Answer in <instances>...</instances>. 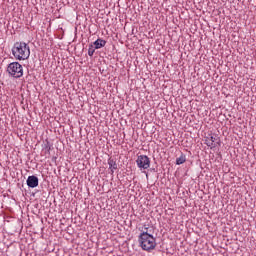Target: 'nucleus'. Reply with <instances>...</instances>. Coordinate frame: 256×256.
<instances>
[{
	"label": "nucleus",
	"instance_id": "obj_1",
	"mask_svg": "<svg viewBox=\"0 0 256 256\" xmlns=\"http://www.w3.org/2000/svg\"><path fill=\"white\" fill-rule=\"evenodd\" d=\"M12 55L17 61H26L31 55V48L25 42H15L12 47Z\"/></svg>",
	"mask_w": 256,
	"mask_h": 256
},
{
	"label": "nucleus",
	"instance_id": "obj_7",
	"mask_svg": "<svg viewBox=\"0 0 256 256\" xmlns=\"http://www.w3.org/2000/svg\"><path fill=\"white\" fill-rule=\"evenodd\" d=\"M108 165L109 169L111 170V173H115V171H117V161H115V159L109 158Z\"/></svg>",
	"mask_w": 256,
	"mask_h": 256
},
{
	"label": "nucleus",
	"instance_id": "obj_4",
	"mask_svg": "<svg viewBox=\"0 0 256 256\" xmlns=\"http://www.w3.org/2000/svg\"><path fill=\"white\" fill-rule=\"evenodd\" d=\"M205 145L210 147V149H215V147H221V138L217 134H208L205 137Z\"/></svg>",
	"mask_w": 256,
	"mask_h": 256
},
{
	"label": "nucleus",
	"instance_id": "obj_6",
	"mask_svg": "<svg viewBox=\"0 0 256 256\" xmlns=\"http://www.w3.org/2000/svg\"><path fill=\"white\" fill-rule=\"evenodd\" d=\"M26 183L31 189H35V187H39V178L37 176H29Z\"/></svg>",
	"mask_w": 256,
	"mask_h": 256
},
{
	"label": "nucleus",
	"instance_id": "obj_11",
	"mask_svg": "<svg viewBox=\"0 0 256 256\" xmlns=\"http://www.w3.org/2000/svg\"><path fill=\"white\" fill-rule=\"evenodd\" d=\"M140 231L141 233H149V226L147 224H144Z\"/></svg>",
	"mask_w": 256,
	"mask_h": 256
},
{
	"label": "nucleus",
	"instance_id": "obj_3",
	"mask_svg": "<svg viewBox=\"0 0 256 256\" xmlns=\"http://www.w3.org/2000/svg\"><path fill=\"white\" fill-rule=\"evenodd\" d=\"M7 72L11 77L19 79L23 77V66L19 62H12L8 65Z\"/></svg>",
	"mask_w": 256,
	"mask_h": 256
},
{
	"label": "nucleus",
	"instance_id": "obj_5",
	"mask_svg": "<svg viewBox=\"0 0 256 256\" xmlns=\"http://www.w3.org/2000/svg\"><path fill=\"white\" fill-rule=\"evenodd\" d=\"M136 165L140 171H145L151 167V159L147 155H139L136 159Z\"/></svg>",
	"mask_w": 256,
	"mask_h": 256
},
{
	"label": "nucleus",
	"instance_id": "obj_10",
	"mask_svg": "<svg viewBox=\"0 0 256 256\" xmlns=\"http://www.w3.org/2000/svg\"><path fill=\"white\" fill-rule=\"evenodd\" d=\"M95 47L93 44H90L89 45V48H88V55L89 57H93V55H95Z\"/></svg>",
	"mask_w": 256,
	"mask_h": 256
},
{
	"label": "nucleus",
	"instance_id": "obj_8",
	"mask_svg": "<svg viewBox=\"0 0 256 256\" xmlns=\"http://www.w3.org/2000/svg\"><path fill=\"white\" fill-rule=\"evenodd\" d=\"M92 45H94L95 49H101L102 47H105V45H107V41L99 38Z\"/></svg>",
	"mask_w": 256,
	"mask_h": 256
},
{
	"label": "nucleus",
	"instance_id": "obj_2",
	"mask_svg": "<svg viewBox=\"0 0 256 256\" xmlns=\"http://www.w3.org/2000/svg\"><path fill=\"white\" fill-rule=\"evenodd\" d=\"M139 245L143 251H153L157 247V241L153 235L142 232L138 237Z\"/></svg>",
	"mask_w": 256,
	"mask_h": 256
},
{
	"label": "nucleus",
	"instance_id": "obj_9",
	"mask_svg": "<svg viewBox=\"0 0 256 256\" xmlns=\"http://www.w3.org/2000/svg\"><path fill=\"white\" fill-rule=\"evenodd\" d=\"M185 161H187V158L185 157V155L181 154L180 157L176 159V165H183Z\"/></svg>",
	"mask_w": 256,
	"mask_h": 256
}]
</instances>
